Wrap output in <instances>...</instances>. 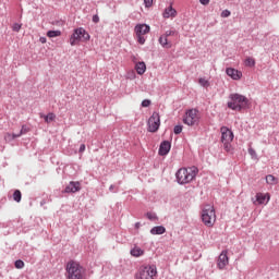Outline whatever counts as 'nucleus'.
<instances>
[{
    "label": "nucleus",
    "mask_w": 279,
    "mask_h": 279,
    "mask_svg": "<svg viewBox=\"0 0 279 279\" xmlns=\"http://www.w3.org/2000/svg\"><path fill=\"white\" fill-rule=\"evenodd\" d=\"M84 276H86V269L80 263L75 260L68 262L65 266L66 279H84Z\"/></svg>",
    "instance_id": "1"
},
{
    "label": "nucleus",
    "mask_w": 279,
    "mask_h": 279,
    "mask_svg": "<svg viewBox=\"0 0 279 279\" xmlns=\"http://www.w3.org/2000/svg\"><path fill=\"white\" fill-rule=\"evenodd\" d=\"M229 99L228 108L236 112H241V110H245L250 106V99L241 94H230Z\"/></svg>",
    "instance_id": "2"
},
{
    "label": "nucleus",
    "mask_w": 279,
    "mask_h": 279,
    "mask_svg": "<svg viewBox=\"0 0 279 279\" xmlns=\"http://www.w3.org/2000/svg\"><path fill=\"white\" fill-rule=\"evenodd\" d=\"M198 173L197 167L181 168L177 172V180L179 184H189L193 182Z\"/></svg>",
    "instance_id": "3"
},
{
    "label": "nucleus",
    "mask_w": 279,
    "mask_h": 279,
    "mask_svg": "<svg viewBox=\"0 0 279 279\" xmlns=\"http://www.w3.org/2000/svg\"><path fill=\"white\" fill-rule=\"evenodd\" d=\"M202 221L207 228H213L217 221V214L213 205H206L202 211Z\"/></svg>",
    "instance_id": "4"
},
{
    "label": "nucleus",
    "mask_w": 279,
    "mask_h": 279,
    "mask_svg": "<svg viewBox=\"0 0 279 279\" xmlns=\"http://www.w3.org/2000/svg\"><path fill=\"white\" fill-rule=\"evenodd\" d=\"M90 40V35L86 33V29L80 27L74 29V33L70 37L71 47H75V45H80V43H87Z\"/></svg>",
    "instance_id": "5"
},
{
    "label": "nucleus",
    "mask_w": 279,
    "mask_h": 279,
    "mask_svg": "<svg viewBox=\"0 0 279 279\" xmlns=\"http://www.w3.org/2000/svg\"><path fill=\"white\" fill-rule=\"evenodd\" d=\"M221 143L227 151H232V141H234V133L228 126H221Z\"/></svg>",
    "instance_id": "6"
},
{
    "label": "nucleus",
    "mask_w": 279,
    "mask_h": 279,
    "mask_svg": "<svg viewBox=\"0 0 279 279\" xmlns=\"http://www.w3.org/2000/svg\"><path fill=\"white\" fill-rule=\"evenodd\" d=\"M158 270L156 266H142L138 271L135 274V279H154L156 278Z\"/></svg>",
    "instance_id": "7"
},
{
    "label": "nucleus",
    "mask_w": 279,
    "mask_h": 279,
    "mask_svg": "<svg viewBox=\"0 0 279 279\" xmlns=\"http://www.w3.org/2000/svg\"><path fill=\"white\" fill-rule=\"evenodd\" d=\"M185 125H197L199 123V111L197 109H190L185 112V117L183 119Z\"/></svg>",
    "instance_id": "8"
},
{
    "label": "nucleus",
    "mask_w": 279,
    "mask_h": 279,
    "mask_svg": "<svg viewBox=\"0 0 279 279\" xmlns=\"http://www.w3.org/2000/svg\"><path fill=\"white\" fill-rule=\"evenodd\" d=\"M150 27L147 24H137L134 28V32L137 37V41L140 45H145V35L149 34Z\"/></svg>",
    "instance_id": "9"
},
{
    "label": "nucleus",
    "mask_w": 279,
    "mask_h": 279,
    "mask_svg": "<svg viewBox=\"0 0 279 279\" xmlns=\"http://www.w3.org/2000/svg\"><path fill=\"white\" fill-rule=\"evenodd\" d=\"M160 128V114L158 112H154L151 117L148 119V132H158Z\"/></svg>",
    "instance_id": "10"
},
{
    "label": "nucleus",
    "mask_w": 279,
    "mask_h": 279,
    "mask_svg": "<svg viewBox=\"0 0 279 279\" xmlns=\"http://www.w3.org/2000/svg\"><path fill=\"white\" fill-rule=\"evenodd\" d=\"M230 264V258L228 257V251H222L218 257L217 267L220 270L226 269Z\"/></svg>",
    "instance_id": "11"
},
{
    "label": "nucleus",
    "mask_w": 279,
    "mask_h": 279,
    "mask_svg": "<svg viewBox=\"0 0 279 279\" xmlns=\"http://www.w3.org/2000/svg\"><path fill=\"white\" fill-rule=\"evenodd\" d=\"M226 73L229 77H231V80L239 81L243 77V72H241L234 68H228L226 70Z\"/></svg>",
    "instance_id": "12"
},
{
    "label": "nucleus",
    "mask_w": 279,
    "mask_h": 279,
    "mask_svg": "<svg viewBox=\"0 0 279 279\" xmlns=\"http://www.w3.org/2000/svg\"><path fill=\"white\" fill-rule=\"evenodd\" d=\"M82 190V185L80 182L71 181L69 185H66L64 193H77Z\"/></svg>",
    "instance_id": "13"
},
{
    "label": "nucleus",
    "mask_w": 279,
    "mask_h": 279,
    "mask_svg": "<svg viewBox=\"0 0 279 279\" xmlns=\"http://www.w3.org/2000/svg\"><path fill=\"white\" fill-rule=\"evenodd\" d=\"M162 16L163 19H175L178 16V11L173 9L172 5H169L165 9Z\"/></svg>",
    "instance_id": "14"
},
{
    "label": "nucleus",
    "mask_w": 279,
    "mask_h": 279,
    "mask_svg": "<svg viewBox=\"0 0 279 279\" xmlns=\"http://www.w3.org/2000/svg\"><path fill=\"white\" fill-rule=\"evenodd\" d=\"M171 151V142L165 141L160 144L159 156H167Z\"/></svg>",
    "instance_id": "15"
},
{
    "label": "nucleus",
    "mask_w": 279,
    "mask_h": 279,
    "mask_svg": "<svg viewBox=\"0 0 279 279\" xmlns=\"http://www.w3.org/2000/svg\"><path fill=\"white\" fill-rule=\"evenodd\" d=\"M135 71L138 75H144L145 71H147V65L145 64V62H137L135 64Z\"/></svg>",
    "instance_id": "16"
},
{
    "label": "nucleus",
    "mask_w": 279,
    "mask_h": 279,
    "mask_svg": "<svg viewBox=\"0 0 279 279\" xmlns=\"http://www.w3.org/2000/svg\"><path fill=\"white\" fill-rule=\"evenodd\" d=\"M159 44H160L161 46H163L165 49H171V47H172L171 41H169V38H168L167 36H165V35H162V36L159 38Z\"/></svg>",
    "instance_id": "17"
},
{
    "label": "nucleus",
    "mask_w": 279,
    "mask_h": 279,
    "mask_svg": "<svg viewBox=\"0 0 279 279\" xmlns=\"http://www.w3.org/2000/svg\"><path fill=\"white\" fill-rule=\"evenodd\" d=\"M167 232V228L162 226H157L150 229V234L156 235V234H165Z\"/></svg>",
    "instance_id": "18"
},
{
    "label": "nucleus",
    "mask_w": 279,
    "mask_h": 279,
    "mask_svg": "<svg viewBox=\"0 0 279 279\" xmlns=\"http://www.w3.org/2000/svg\"><path fill=\"white\" fill-rule=\"evenodd\" d=\"M256 199H257L258 204H265V199H267V202H269V199H270L269 193H267V194L257 193Z\"/></svg>",
    "instance_id": "19"
},
{
    "label": "nucleus",
    "mask_w": 279,
    "mask_h": 279,
    "mask_svg": "<svg viewBox=\"0 0 279 279\" xmlns=\"http://www.w3.org/2000/svg\"><path fill=\"white\" fill-rule=\"evenodd\" d=\"M48 38H58V36H62L61 31H48L47 32Z\"/></svg>",
    "instance_id": "20"
},
{
    "label": "nucleus",
    "mask_w": 279,
    "mask_h": 279,
    "mask_svg": "<svg viewBox=\"0 0 279 279\" xmlns=\"http://www.w3.org/2000/svg\"><path fill=\"white\" fill-rule=\"evenodd\" d=\"M40 117L45 119L46 123H51V121H56V116L53 112H50L47 116L41 114Z\"/></svg>",
    "instance_id": "21"
},
{
    "label": "nucleus",
    "mask_w": 279,
    "mask_h": 279,
    "mask_svg": "<svg viewBox=\"0 0 279 279\" xmlns=\"http://www.w3.org/2000/svg\"><path fill=\"white\" fill-rule=\"evenodd\" d=\"M266 182L267 184H278V179H276V177H274V174H268L266 175Z\"/></svg>",
    "instance_id": "22"
},
{
    "label": "nucleus",
    "mask_w": 279,
    "mask_h": 279,
    "mask_svg": "<svg viewBox=\"0 0 279 279\" xmlns=\"http://www.w3.org/2000/svg\"><path fill=\"white\" fill-rule=\"evenodd\" d=\"M143 254H144V252L140 247H134L131 250L132 256L138 257V256H143Z\"/></svg>",
    "instance_id": "23"
},
{
    "label": "nucleus",
    "mask_w": 279,
    "mask_h": 279,
    "mask_svg": "<svg viewBox=\"0 0 279 279\" xmlns=\"http://www.w3.org/2000/svg\"><path fill=\"white\" fill-rule=\"evenodd\" d=\"M245 66H256V60L252 57H248L244 61Z\"/></svg>",
    "instance_id": "24"
},
{
    "label": "nucleus",
    "mask_w": 279,
    "mask_h": 279,
    "mask_svg": "<svg viewBox=\"0 0 279 279\" xmlns=\"http://www.w3.org/2000/svg\"><path fill=\"white\" fill-rule=\"evenodd\" d=\"M19 137H20L19 134L5 133L4 141L10 142V141H14V138H19Z\"/></svg>",
    "instance_id": "25"
},
{
    "label": "nucleus",
    "mask_w": 279,
    "mask_h": 279,
    "mask_svg": "<svg viewBox=\"0 0 279 279\" xmlns=\"http://www.w3.org/2000/svg\"><path fill=\"white\" fill-rule=\"evenodd\" d=\"M125 78L126 80H136V72L134 70H130L129 72H126Z\"/></svg>",
    "instance_id": "26"
},
{
    "label": "nucleus",
    "mask_w": 279,
    "mask_h": 279,
    "mask_svg": "<svg viewBox=\"0 0 279 279\" xmlns=\"http://www.w3.org/2000/svg\"><path fill=\"white\" fill-rule=\"evenodd\" d=\"M198 84H201L203 88H208V86H210V82H208L206 78H199Z\"/></svg>",
    "instance_id": "27"
},
{
    "label": "nucleus",
    "mask_w": 279,
    "mask_h": 279,
    "mask_svg": "<svg viewBox=\"0 0 279 279\" xmlns=\"http://www.w3.org/2000/svg\"><path fill=\"white\" fill-rule=\"evenodd\" d=\"M146 217H147V219H149V221H158V216H156V214H154V213H147L146 214Z\"/></svg>",
    "instance_id": "28"
},
{
    "label": "nucleus",
    "mask_w": 279,
    "mask_h": 279,
    "mask_svg": "<svg viewBox=\"0 0 279 279\" xmlns=\"http://www.w3.org/2000/svg\"><path fill=\"white\" fill-rule=\"evenodd\" d=\"M21 198H22V194L19 190H16L14 193H13V199L14 202H21Z\"/></svg>",
    "instance_id": "29"
},
{
    "label": "nucleus",
    "mask_w": 279,
    "mask_h": 279,
    "mask_svg": "<svg viewBox=\"0 0 279 279\" xmlns=\"http://www.w3.org/2000/svg\"><path fill=\"white\" fill-rule=\"evenodd\" d=\"M27 132H29V128L27 125H22V129L17 136H23V134H27Z\"/></svg>",
    "instance_id": "30"
},
{
    "label": "nucleus",
    "mask_w": 279,
    "mask_h": 279,
    "mask_svg": "<svg viewBox=\"0 0 279 279\" xmlns=\"http://www.w3.org/2000/svg\"><path fill=\"white\" fill-rule=\"evenodd\" d=\"M23 267H25V263L23 260H21V259H17L15 262V268L16 269H23Z\"/></svg>",
    "instance_id": "31"
},
{
    "label": "nucleus",
    "mask_w": 279,
    "mask_h": 279,
    "mask_svg": "<svg viewBox=\"0 0 279 279\" xmlns=\"http://www.w3.org/2000/svg\"><path fill=\"white\" fill-rule=\"evenodd\" d=\"M149 106H151V100L145 99V100L142 101V107L143 108H149Z\"/></svg>",
    "instance_id": "32"
},
{
    "label": "nucleus",
    "mask_w": 279,
    "mask_h": 279,
    "mask_svg": "<svg viewBox=\"0 0 279 279\" xmlns=\"http://www.w3.org/2000/svg\"><path fill=\"white\" fill-rule=\"evenodd\" d=\"M230 14H231L230 10H223V11L221 12L220 16H221L222 19H228V16H230Z\"/></svg>",
    "instance_id": "33"
},
{
    "label": "nucleus",
    "mask_w": 279,
    "mask_h": 279,
    "mask_svg": "<svg viewBox=\"0 0 279 279\" xmlns=\"http://www.w3.org/2000/svg\"><path fill=\"white\" fill-rule=\"evenodd\" d=\"M22 25L19 23L13 24L12 29L13 32H21Z\"/></svg>",
    "instance_id": "34"
},
{
    "label": "nucleus",
    "mask_w": 279,
    "mask_h": 279,
    "mask_svg": "<svg viewBox=\"0 0 279 279\" xmlns=\"http://www.w3.org/2000/svg\"><path fill=\"white\" fill-rule=\"evenodd\" d=\"M145 8H151L154 5V0H144Z\"/></svg>",
    "instance_id": "35"
},
{
    "label": "nucleus",
    "mask_w": 279,
    "mask_h": 279,
    "mask_svg": "<svg viewBox=\"0 0 279 279\" xmlns=\"http://www.w3.org/2000/svg\"><path fill=\"white\" fill-rule=\"evenodd\" d=\"M174 134H182V125L174 126Z\"/></svg>",
    "instance_id": "36"
},
{
    "label": "nucleus",
    "mask_w": 279,
    "mask_h": 279,
    "mask_svg": "<svg viewBox=\"0 0 279 279\" xmlns=\"http://www.w3.org/2000/svg\"><path fill=\"white\" fill-rule=\"evenodd\" d=\"M163 36H166V38H169V36H175V31H167Z\"/></svg>",
    "instance_id": "37"
},
{
    "label": "nucleus",
    "mask_w": 279,
    "mask_h": 279,
    "mask_svg": "<svg viewBox=\"0 0 279 279\" xmlns=\"http://www.w3.org/2000/svg\"><path fill=\"white\" fill-rule=\"evenodd\" d=\"M80 154H83V151H86V145L82 144L78 149Z\"/></svg>",
    "instance_id": "38"
},
{
    "label": "nucleus",
    "mask_w": 279,
    "mask_h": 279,
    "mask_svg": "<svg viewBox=\"0 0 279 279\" xmlns=\"http://www.w3.org/2000/svg\"><path fill=\"white\" fill-rule=\"evenodd\" d=\"M202 5H208L210 3V0H199Z\"/></svg>",
    "instance_id": "39"
},
{
    "label": "nucleus",
    "mask_w": 279,
    "mask_h": 279,
    "mask_svg": "<svg viewBox=\"0 0 279 279\" xmlns=\"http://www.w3.org/2000/svg\"><path fill=\"white\" fill-rule=\"evenodd\" d=\"M93 23H99V15L93 16Z\"/></svg>",
    "instance_id": "40"
},
{
    "label": "nucleus",
    "mask_w": 279,
    "mask_h": 279,
    "mask_svg": "<svg viewBox=\"0 0 279 279\" xmlns=\"http://www.w3.org/2000/svg\"><path fill=\"white\" fill-rule=\"evenodd\" d=\"M39 43H41L43 45H45V43H47V38H46V37H40V38H39Z\"/></svg>",
    "instance_id": "41"
},
{
    "label": "nucleus",
    "mask_w": 279,
    "mask_h": 279,
    "mask_svg": "<svg viewBox=\"0 0 279 279\" xmlns=\"http://www.w3.org/2000/svg\"><path fill=\"white\" fill-rule=\"evenodd\" d=\"M248 154H251V156H254V154H256V151H254V149L250 148Z\"/></svg>",
    "instance_id": "42"
},
{
    "label": "nucleus",
    "mask_w": 279,
    "mask_h": 279,
    "mask_svg": "<svg viewBox=\"0 0 279 279\" xmlns=\"http://www.w3.org/2000/svg\"><path fill=\"white\" fill-rule=\"evenodd\" d=\"M109 189H110V191H112V189H114V185H111Z\"/></svg>",
    "instance_id": "43"
}]
</instances>
